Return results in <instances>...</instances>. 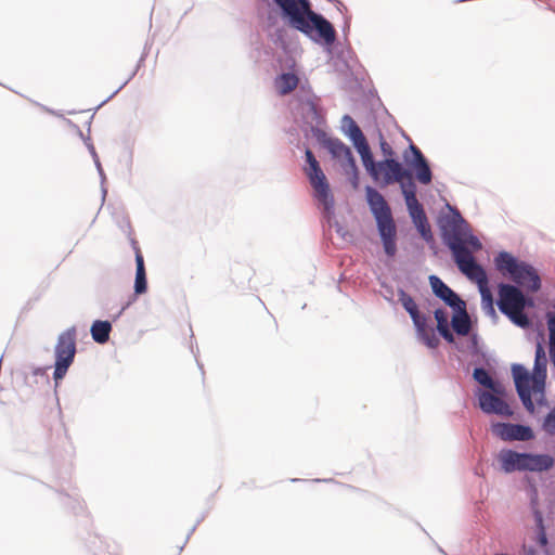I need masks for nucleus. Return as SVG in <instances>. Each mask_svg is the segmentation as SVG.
<instances>
[{
    "instance_id": "1",
    "label": "nucleus",
    "mask_w": 555,
    "mask_h": 555,
    "mask_svg": "<svg viewBox=\"0 0 555 555\" xmlns=\"http://www.w3.org/2000/svg\"><path fill=\"white\" fill-rule=\"evenodd\" d=\"M367 155L369 159L364 156H361V159L369 175L374 181H382L386 185L393 182L401 183L402 193L413 223L425 241H431V229L424 208L416 198V186L412 181L411 173L395 158H386L375 163L370 147Z\"/></svg>"
},
{
    "instance_id": "2",
    "label": "nucleus",
    "mask_w": 555,
    "mask_h": 555,
    "mask_svg": "<svg viewBox=\"0 0 555 555\" xmlns=\"http://www.w3.org/2000/svg\"><path fill=\"white\" fill-rule=\"evenodd\" d=\"M455 216L454 227L451 232L447 233L448 246L461 272L478 284L482 309L488 314L494 315L493 296L488 286L487 273L483 268L475 261L473 256L474 251L481 249V243L476 236L462 233L464 220L459 212H456Z\"/></svg>"
},
{
    "instance_id": "3",
    "label": "nucleus",
    "mask_w": 555,
    "mask_h": 555,
    "mask_svg": "<svg viewBox=\"0 0 555 555\" xmlns=\"http://www.w3.org/2000/svg\"><path fill=\"white\" fill-rule=\"evenodd\" d=\"M512 373L516 390L522 404L530 413H533L534 403L532 401V396L539 404H542L544 399L546 359L541 344L537 345L534 373L530 375L529 372L520 364H514L512 366Z\"/></svg>"
},
{
    "instance_id": "4",
    "label": "nucleus",
    "mask_w": 555,
    "mask_h": 555,
    "mask_svg": "<svg viewBox=\"0 0 555 555\" xmlns=\"http://www.w3.org/2000/svg\"><path fill=\"white\" fill-rule=\"evenodd\" d=\"M366 201L375 218L378 233L388 257L397 253V227L385 197L372 186L365 189Z\"/></svg>"
},
{
    "instance_id": "5",
    "label": "nucleus",
    "mask_w": 555,
    "mask_h": 555,
    "mask_svg": "<svg viewBox=\"0 0 555 555\" xmlns=\"http://www.w3.org/2000/svg\"><path fill=\"white\" fill-rule=\"evenodd\" d=\"M498 306L501 312L507 315L518 326H529V319L524 313L526 298L516 286L504 283L499 285Z\"/></svg>"
},
{
    "instance_id": "6",
    "label": "nucleus",
    "mask_w": 555,
    "mask_h": 555,
    "mask_svg": "<svg viewBox=\"0 0 555 555\" xmlns=\"http://www.w3.org/2000/svg\"><path fill=\"white\" fill-rule=\"evenodd\" d=\"M76 354V330L68 328L57 337L55 345V366L53 378L57 384L62 380L69 366L73 364Z\"/></svg>"
},
{
    "instance_id": "7",
    "label": "nucleus",
    "mask_w": 555,
    "mask_h": 555,
    "mask_svg": "<svg viewBox=\"0 0 555 555\" xmlns=\"http://www.w3.org/2000/svg\"><path fill=\"white\" fill-rule=\"evenodd\" d=\"M306 162L308 166L305 168V172L309 179L311 186L314 190V195L320 203L324 206L326 211L333 208L334 199L331 194L327 179L322 171L319 162L314 157L310 150H306Z\"/></svg>"
},
{
    "instance_id": "8",
    "label": "nucleus",
    "mask_w": 555,
    "mask_h": 555,
    "mask_svg": "<svg viewBox=\"0 0 555 555\" xmlns=\"http://www.w3.org/2000/svg\"><path fill=\"white\" fill-rule=\"evenodd\" d=\"M289 18L291 25L301 33L312 37V27L309 25L308 15L311 11L308 0H274Z\"/></svg>"
},
{
    "instance_id": "9",
    "label": "nucleus",
    "mask_w": 555,
    "mask_h": 555,
    "mask_svg": "<svg viewBox=\"0 0 555 555\" xmlns=\"http://www.w3.org/2000/svg\"><path fill=\"white\" fill-rule=\"evenodd\" d=\"M326 147L334 158H336L347 175H353L354 179L358 178V168L349 146H347L339 139H328ZM357 185V181L354 182Z\"/></svg>"
},
{
    "instance_id": "10",
    "label": "nucleus",
    "mask_w": 555,
    "mask_h": 555,
    "mask_svg": "<svg viewBox=\"0 0 555 555\" xmlns=\"http://www.w3.org/2000/svg\"><path fill=\"white\" fill-rule=\"evenodd\" d=\"M492 433L504 441H528L533 438L532 429L519 424L496 423L492 425Z\"/></svg>"
},
{
    "instance_id": "11",
    "label": "nucleus",
    "mask_w": 555,
    "mask_h": 555,
    "mask_svg": "<svg viewBox=\"0 0 555 555\" xmlns=\"http://www.w3.org/2000/svg\"><path fill=\"white\" fill-rule=\"evenodd\" d=\"M488 391H480L478 395L480 409L488 414H498L502 416H512L513 411L509 405L499 397Z\"/></svg>"
},
{
    "instance_id": "12",
    "label": "nucleus",
    "mask_w": 555,
    "mask_h": 555,
    "mask_svg": "<svg viewBox=\"0 0 555 555\" xmlns=\"http://www.w3.org/2000/svg\"><path fill=\"white\" fill-rule=\"evenodd\" d=\"M343 125L345 128L346 134L349 137V139L352 141L354 147L357 149L360 156H364L369 159V144L367 141L360 129V127L357 125V122L350 117L349 115H345L343 117Z\"/></svg>"
},
{
    "instance_id": "13",
    "label": "nucleus",
    "mask_w": 555,
    "mask_h": 555,
    "mask_svg": "<svg viewBox=\"0 0 555 555\" xmlns=\"http://www.w3.org/2000/svg\"><path fill=\"white\" fill-rule=\"evenodd\" d=\"M512 280L519 286L530 291L537 292L541 287V280L535 269L526 262H521Z\"/></svg>"
},
{
    "instance_id": "14",
    "label": "nucleus",
    "mask_w": 555,
    "mask_h": 555,
    "mask_svg": "<svg viewBox=\"0 0 555 555\" xmlns=\"http://www.w3.org/2000/svg\"><path fill=\"white\" fill-rule=\"evenodd\" d=\"M309 25L312 27V33L315 31L320 39L324 41L326 44H333L336 39V33L333 25L325 20L322 15L314 13L313 11L309 13L308 18Z\"/></svg>"
},
{
    "instance_id": "15",
    "label": "nucleus",
    "mask_w": 555,
    "mask_h": 555,
    "mask_svg": "<svg viewBox=\"0 0 555 555\" xmlns=\"http://www.w3.org/2000/svg\"><path fill=\"white\" fill-rule=\"evenodd\" d=\"M429 283L435 295L451 308L454 309L455 307L463 305L464 301L438 276H429Z\"/></svg>"
},
{
    "instance_id": "16",
    "label": "nucleus",
    "mask_w": 555,
    "mask_h": 555,
    "mask_svg": "<svg viewBox=\"0 0 555 555\" xmlns=\"http://www.w3.org/2000/svg\"><path fill=\"white\" fill-rule=\"evenodd\" d=\"M502 469L505 473L525 470V453L513 450H502L498 455Z\"/></svg>"
},
{
    "instance_id": "17",
    "label": "nucleus",
    "mask_w": 555,
    "mask_h": 555,
    "mask_svg": "<svg viewBox=\"0 0 555 555\" xmlns=\"http://www.w3.org/2000/svg\"><path fill=\"white\" fill-rule=\"evenodd\" d=\"M410 151L412 152L414 159L411 162V165L414 167L416 172V179L422 184H429L431 182V170L427 164L426 158L422 154L418 147L411 144Z\"/></svg>"
},
{
    "instance_id": "18",
    "label": "nucleus",
    "mask_w": 555,
    "mask_h": 555,
    "mask_svg": "<svg viewBox=\"0 0 555 555\" xmlns=\"http://www.w3.org/2000/svg\"><path fill=\"white\" fill-rule=\"evenodd\" d=\"M414 326L418 338L428 347L436 348L439 345V338L437 337L435 330L428 325V318L426 315L415 320Z\"/></svg>"
},
{
    "instance_id": "19",
    "label": "nucleus",
    "mask_w": 555,
    "mask_h": 555,
    "mask_svg": "<svg viewBox=\"0 0 555 555\" xmlns=\"http://www.w3.org/2000/svg\"><path fill=\"white\" fill-rule=\"evenodd\" d=\"M554 466V459L547 454L525 453V470L544 472Z\"/></svg>"
},
{
    "instance_id": "20",
    "label": "nucleus",
    "mask_w": 555,
    "mask_h": 555,
    "mask_svg": "<svg viewBox=\"0 0 555 555\" xmlns=\"http://www.w3.org/2000/svg\"><path fill=\"white\" fill-rule=\"evenodd\" d=\"M456 314L453 315L451 324L454 332L459 335L465 336L470 331V320L466 312L465 302L454 308Z\"/></svg>"
},
{
    "instance_id": "21",
    "label": "nucleus",
    "mask_w": 555,
    "mask_h": 555,
    "mask_svg": "<svg viewBox=\"0 0 555 555\" xmlns=\"http://www.w3.org/2000/svg\"><path fill=\"white\" fill-rule=\"evenodd\" d=\"M521 262L506 251H501L494 259L496 269L503 274L508 273L511 278L518 271Z\"/></svg>"
},
{
    "instance_id": "22",
    "label": "nucleus",
    "mask_w": 555,
    "mask_h": 555,
    "mask_svg": "<svg viewBox=\"0 0 555 555\" xmlns=\"http://www.w3.org/2000/svg\"><path fill=\"white\" fill-rule=\"evenodd\" d=\"M521 262L506 251H501L494 259L496 269L503 274L508 273L511 278L518 271Z\"/></svg>"
},
{
    "instance_id": "23",
    "label": "nucleus",
    "mask_w": 555,
    "mask_h": 555,
    "mask_svg": "<svg viewBox=\"0 0 555 555\" xmlns=\"http://www.w3.org/2000/svg\"><path fill=\"white\" fill-rule=\"evenodd\" d=\"M135 264H137V271H135V281H134V294L141 295L146 292L147 282H146L144 259H143L140 248H137V250H135Z\"/></svg>"
},
{
    "instance_id": "24",
    "label": "nucleus",
    "mask_w": 555,
    "mask_h": 555,
    "mask_svg": "<svg viewBox=\"0 0 555 555\" xmlns=\"http://www.w3.org/2000/svg\"><path fill=\"white\" fill-rule=\"evenodd\" d=\"M474 378L477 383L482 385L483 387L490 389L495 395H503L505 391L504 386L492 379V377L489 375V373L482 369L477 367L474 370Z\"/></svg>"
},
{
    "instance_id": "25",
    "label": "nucleus",
    "mask_w": 555,
    "mask_h": 555,
    "mask_svg": "<svg viewBox=\"0 0 555 555\" xmlns=\"http://www.w3.org/2000/svg\"><path fill=\"white\" fill-rule=\"evenodd\" d=\"M299 79L295 74L284 73L275 78V88L280 95H286L298 86Z\"/></svg>"
},
{
    "instance_id": "26",
    "label": "nucleus",
    "mask_w": 555,
    "mask_h": 555,
    "mask_svg": "<svg viewBox=\"0 0 555 555\" xmlns=\"http://www.w3.org/2000/svg\"><path fill=\"white\" fill-rule=\"evenodd\" d=\"M112 325L108 321H95L91 326V335L94 341L105 344L109 339Z\"/></svg>"
},
{
    "instance_id": "27",
    "label": "nucleus",
    "mask_w": 555,
    "mask_h": 555,
    "mask_svg": "<svg viewBox=\"0 0 555 555\" xmlns=\"http://www.w3.org/2000/svg\"><path fill=\"white\" fill-rule=\"evenodd\" d=\"M435 319L437 321V330L440 335L448 341L453 343L454 336L449 328V318L448 313L442 309H437L435 311Z\"/></svg>"
},
{
    "instance_id": "28",
    "label": "nucleus",
    "mask_w": 555,
    "mask_h": 555,
    "mask_svg": "<svg viewBox=\"0 0 555 555\" xmlns=\"http://www.w3.org/2000/svg\"><path fill=\"white\" fill-rule=\"evenodd\" d=\"M399 301L401 302L405 311L410 314L413 322L424 315L420 313L415 300L405 292H400Z\"/></svg>"
},
{
    "instance_id": "29",
    "label": "nucleus",
    "mask_w": 555,
    "mask_h": 555,
    "mask_svg": "<svg viewBox=\"0 0 555 555\" xmlns=\"http://www.w3.org/2000/svg\"><path fill=\"white\" fill-rule=\"evenodd\" d=\"M542 428L550 435L555 434V408L550 411V413L545 416Z\"/></svg>"
},
{
    "instance_id": "30",
    "label": "nucleus",
    "mask_w": 555,
    "mask_h": 555,
    "mask_svg": "<svg viewBox=\"0 0 555 555\" xmlns=\"http://www.w3.org/2000/svg\"><path fill=\"white\" fill-rule=\"evenodd\" d=\"M379 146L380 151L386 158H395V151L392 150L391 145L384 139V137L380 134L379 140Z\"/></svg>"
},
{
    "instance_id": "31",
    "label": "nucleus",
    "mask_w": 555,
    "mask_h": 555,
    "mask_svg": "<svg viewBox=\"0 0 555 555\" xmlns=\"http://www.w3.org/2000/svg\"><path fill=\"white\" fill-rule=\"evenodd\" d=\"M537 518H538L539 522H542V517H541V515L539 513H537Z\"/></svg>"
},
{
    "instance_id": "32",
    "label": "nucleus",
    "mask_w": 555,
    "mask_h": 555,
    "mask_svg": "<svg viewBox=\"0 0 555 555\" xmlns=\"http://www.w3.org/2000/svg\"><path fill=\"white\" fill-rule=\"evenodd\" d=\"M541 542H542L543 544H545V543H546V538H545V537H543V538L541 539Z\"/></svg>"
}]
</instances>
